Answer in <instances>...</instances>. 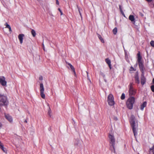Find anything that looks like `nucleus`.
I'll return each mask as SVG.
<instances>
[{
	"label": "nucleus",
	"mask_w": 154,
	"mask_h": 154,
	"mask_svg": "<svg viewBox=\"0 0 154 154\" xmlns=\"http://www.w3.org/2000/svg\"><path fill=\"white\" fill-rule=\"evenodd\" d=\"M3 145V144L0 141V148Z\"/></svg>",
	"instance_id": "nucleus-36"
},
{
	"label": "nucleus",
	"mask_w": 154,
	"mask_h": 154,
	"mask_svg": "<svg viewBox=\"0 0 154 154\" xmlns=\"http://www.w3.org/2000/svg\"><path fill=\"white\" fill-rule=\"evenodd\" d=\"M136 70V69L134 68L133 67H131L130 69V70L131 71H135Z\"/></svg>",
	"instance_id": "nucleus-31"
},
{
	"label": "nucleus",
	"mask_w": 154,
	"mask_h": 154,
	"mask_svg": "<svg viewBox=\"0 0 154 154\" xmlns=\"http://www.w3.org/2000/svg\"><path fill=\"white\" fill-rule=\"evenodd\" d=\"M146 102H144L143 104L141 105L140 107V109L143 110L144 108L146 106Z\"/></svg>",
	"instance_id": "nucleus-19"
},
{
	"label": "nucleus",
	"mask_w": 154,
	"mask_h": 154,
	"mask_svg": "<svg viewBox=\"0 0 154 154\" xmlns=\"http://www.w3.org/2000/svg\"><path fill=\"white\" fill-rule=\"evenodd\" d=\"M78 11H79V12L80 16H81V17H82V14H81V12H80V8H79L78 7Z\"/></svg>",
	"instance_id": "nucleus-34"
},
{
	"label": "nucleus",
	"mask_w": 154,
	"mask_h": 154,
	"mask_svg": "<svg viewBox=\"0 0 154 154\" xmlns=\"http://www.w3.org/2000/svg\"><path fill=\"white\" fill-rule=\"evenodd\" d=\"M105 61L106 63L108 64L109 68L110 69H112L111 65V62L110 60L108 58H106L105 59Z\"/></svg>",
	"instance_id": "nucleus-13"
},
{
	"label": "nucleus",
	"mask_w": 154,
	"mask_h": 154,
	"mask_svg": "<svg viewBox=\"0 0 154 154\" xmlns=\"http://www.w3.org/2000/svg\"><path fill=\"white\" fill-rule=\"evenodd\" d=\"M125 98V94L124 93H122L121 97V98L122 100H124Z\"/></svg>",
	"instance_id": "nucleus-27"
},
{
	"label": "nucleus",
	"mask_w": 154,
	"mask_h": 154,
	"mask_svg": "<svg viewBox=\"0 0 154 154\" xmlns=\"http://www.w3.org/2000/svg\"><path fill=\"white\" fill-rule=\"evenodd\" d=\"M109 137L110 145H115V140L113 135L109 134Z\"/></svg>",
	"instance_id": "nucleus-8"
},
{
	"label": "nucleus",
	"mask_w": 154,
	"mask_h": 154,
	"mask_svg": "<svg viewBox=\"0 0 154 154\" xmlns=\"http://www.w3.org/2000/svg\"><path fill=\"white\" fill-rule=\"evenodd\" d=\"M0 148H1L4 152L5 153L7 152V150L4 147L3 145Z\"/></svg>",
	"instance_id": "nucleus-24"
},
{
	"label": "nucleus",
	"mask_w": 154,
	"mask_h": 154,
	"mask_svg": "<svg viewBox=\"0 0 154 154\" xmlns=\"http://www.w3.org/2000/svg\"><path fill=\"white\" fill-rule=\"evenodd\" d=\"M31 33L33 37L35 36L36 35V33L34 30L32 29L31 31Z\"/></svg>",
	"instance_id": "nucleus-21"
},
{
	"label": "nucleus",
	"mask_w": 154,
	"mask_h": 154,
	"mask_svg": "<svg viewBox=\"0 0 154 154\" xmlns=\"http://www.w3.org/2000/svg\"><path fill=\"white\" fill-rule=\"evenodd\" d=\"M146 78L144 76V72L142 73L141 76V83L142 85H144L146 82Z\"/></svg>",
	"instance_id": "nucleus-10"
},
{
	"label": "nucleus",
	"mask_w": 154,
	"mask_h": 154,
	"mask_svg": "<svg viewBox=\"0 0 154 154\" xmlns=\"http://www.w3.org/2000/svg\"><path fill=\"white\" fill-rule=\"evenodd\" d=\"M119 9H120V11L121 12V13H122V15L125 17V15L124 14V12H123L122 10V8H121V5H119Z\"/></svg>",
	"instance_id": "nucleus-25"
},
{
	"label": "nucleus",
	"mask_w": 154,
	"mask_h": 154,
	"mask_svg": "<svg viewBox=\"0 0 154 154\" xmlns=\"http://www.w3.org/2000/svg\"><path fill=\"white\" fill-rule=\"evenodd\" d=\"M110 149L112 152H115V145H110Z\"/></svg>",
	"instance_id": "nucleus-15"
},
{
	"label": "nucleus",
	"mask_w": 154,
	"mask_h": 154,
	"mask_svg": "<svg viewBox=\"0 0 154 154\" xmlns=\"http://www.w3.org/2000/svg\"><path fill=\"white\" fill-rule=\"evenodd\" d=\"M79 144V142L78 141L77 143H75V147H77Z\"/></svg>",
	"instance_id": "nucleus-32"
},
{
	"label": "nucleus",
	"mask_w": 154,
	"mask_h": 154,
	"mask_svg": "<svg viewBox=\"0 0 154 154\" xmlns=\"http://www.w3.org/2000/svg\"><path fill=\"white\" fill-rule=\"evenodd\" d=\"M68 65L69 66L71 69L72 70L73 72H74V74L75 75H76V73L75 71V68L70 63H68Z\"/></svg>",
	"instance_id": "nucleus-18"
},
{
	"label": "nucleus",
	"mask_w": 154,
	"mask_h": 154,
	"mask_svg": "<svg viewBox=\"0 0 154 154\" xmlns=\"http://www.w3.org/2000/svg\"><path fill=\"white\" fill-rule=\"evenodd\" d=\"M5 25L6 26L5 28H8L9 29V31L11 33L12 32V30L10 26L8 24V23L6 22L5 24Z\"/></svg>",
	"instance_id": "nucleus-17"
},
{
	"label": "nucleus",
	"mask_w": 154,
	"mask_h": 154,
	"mask_svg": "<svg viewBox=\"0 0 154 154\" xmlns=\"http://www.w3.org/2000/svg\"><path fill=\"white\" fill-rule=\"evenodd\" d=\"M151 88L152 91L154 92V85H152L151 86Z\"/></svg>",
	"instance_id": "nucleus-30"
},
{
	"label": "nucleus",
	"mask_w": 154,
	"mask_h": 154,
	"mask_svg": "<svg viewBox=\"0 0 154 154\" xmlns=\"http://www.w3.org/2000/svg\"><path fill=\"white\" fill-rule=\"evenodd\" d=\"M150 44L151 46L154 47V41H151L150 42Z\"/></svg>",
	"instance_id": "nucleus-29"
},
{
	"label": "nucleus",
	"mask_w": 154,
	"mask_h": 154,
	"mask_svg": "<svg viewBox=\"0 0 154 154\" xmlns=\"http://www.w3.org/2000/svg\"><path fill=\"white\" fill-rule=\"evenodd\" d=\"M113 33L114 35H116L117 32V29L116 27L115 28L112 30Z\"/></svg>",
	"instance_id": "nucleus-26"
},
{
	"label": "nucleus",
	"mask_w": 154,
	"mask_h": 154,
	"mask_svg": "<svg viewBox=\"0 0 154 154\" xmlns=\"http://www.w3.org/2000/svg\"><path fill=\"white\" fill-rule=\"evenodd\" d=\"M27 122V121L26 120L24 121V122H25V123H26Z\"/></svg>",
	"instance_id": "nucleus-41"
},
{
	"label": "nucleus",
	"mask_w": 154,
	"mask_h": 154,
	"mask_svg": "<svg viewBox=\"0 0 154 154\" xmlns=\"http://www.w3.org/2000/svg\"><path fill=\"white\" fill-rule=\"evenodd\" d=\"M151 152H152L153 154H154V145L149 149V154H150Z\"/></svg>",
	"instance_id": "nucleus-20"
},
{
	"label": "nucleus",
	"mask_w": 154,
	"mask_h": 154,
	"mask_svg": "<svg viewBox=\"0 0 154 154\" xmlns=\"http://www.w3.org/2000/svg\"><path fill=\"white\" fill-rule=\"evenodd\" d=\"M132 85L133 83H130L128 85L129 95L130 96H134L136 93V90L134 88Z\"/></svg>",
	"instance_id": "nucleus-4"
},
{
	"label": "nucleus",
	"mask_w": 154,
	"mask_h": 154,
	"mask_svg": "<svg viewBox=\"0 0 154 154\" xmlns=\"http://www.w3.org/2000/svg\"><path fill=\"white\" fill-rule=\"evenodd\" d=\"M56 4L57 5H59V1H58V0H56Z\"/></svg>",
	"instance_id": "nucleus-37"
},
{
	"label": "nucleus",
	"mask_w": 154,
	"mask_h": 154,
	"mask_svg": "<svg viewBox=\"0 0 154 154\" xmlns=\"http://www.w3.org/2000/svg\"><path fill=\"white\" fill-rule=\"evenodd\" d=\"M5 117L10 122H11L12 121V119L11 116L7 114L5 115Z\"/></svg>",
	"instance_id": "nucleus-16"
},
{
	"label": "nucleus",
	"mask_w": 154,
	"mask_h": 154,
	"mask_svg": "<svg viewBox=\"0 0 154 154\" xmlns=\"http://www.w3.org/2000/svg\"><path fill=\"white\" fill-rule=\"evenodd\" d=\"M142 57L140 53L137 54V62L138 63L140 69L142 73L144 72L145 68L143 63V62L141 60Z\"/></svg>",
	"instance_id": "nucleus-2"
},
{
	"label": "nucleus",
	"mask_w": 154,
	"mask_h": 154,
	"mask_svg": "<svg viewBox=\"0 0 154 154\" xmlns=\"http://www.w3.org/2000/svg\"><path fill=\"white\" fill-rule=\"evenodd\" d=\"M97 35H98V38H99L100 40L101 41L102 43H104V41L103 39L101 36L100 35H99V34H97Z\"/></svg>",
	"instance_id": "nucleus-23"
},
{
	"label": "nucleus",
	"mask_w": 154,
	"mask_h": 154,
	"mask_svg": "<svg viewBox=\"0 0 154 154\" xmlns=\"http://www.w3.org/2000/svg\"><path fill=\"white\" fill-rule=\"evenodd\" d=\"M100 74L103 78H105V75L103 72H100Z\"/></svg>",
	"instance_id": "nucleus-28"
},
{
	"label": "nucleus",
	"mask_w": 154,
	"mask_h": 154,
	"mask_svg": "<svg viewBox=\"0 0 154 154\" xmlns=\"http://www.w3.org/2000/svg\"><path fill=\"white\" fill-rule=\"evenodd\" d=\"M86 73H87V76L88 78L89 79V80H90V79H89V77H88V73L87 72H86Z\"/></svg>",
	"instance_id": "nucleus-39"
},
{
	"label": "nucleus",
	"mask_w": 154,
	"mask_h": 154,
	"mask_svg": "<svg viewBox=\"0 0 154 154\" xmlns=\"http://www.w3.org/2000/svg\"><path fill=\"white\" fill-rule=\"evenodd\" d=\"M114 119L115 120H118L117 118L116 117H114Z\"/></svg>",
	"instance_id": "nucleus-38"
},
{
	"label": "nucleus",
	"mask_w": 154,
	"mask_h": 154,
	"mask_svg": "<svg viewBox=\"0 0 154 154\" xmlns=\"http://www.w3.org/2000/svg\"><path fill=\"white\" fill-rule=\"evenodd\" d=\"M24 35L23 34H20L18 36V38L20 40V43L21 44L23 43V37Z\"/></svg>",
	"instance_id": "nucleus-12"
},
{
	"label": "nucleus",
	"mask_w": 154,
	"mask_h": 154,
	"mask_svg": "<svg viewBox=\"0 0 154 154\" xmlns=\"http://www.w3.org/2000/svg\"><path fill=\"white\" fill-rule=\"evenodd\" d=\"M8 104L6 97L4 96H0V107L3 105H6Z\"/></svg>",
	"instance_id": "nucleus-5"
},
{
	"label": "nucleus",
	"mask_w": 154,
	"mask_h": 154,
	"mask_svg": "<svg viewBox=\"0 0 154 154\" xmlns=\"http://www.w3.org/2000/svg\"><path fill=\"white\" fill-rule=\"evenodd\" d=\"M146 0L149 2H150L152 1V0Z\"/></svg>",
	"instance_id": "nucleus-40"
},
{
	"label": "nucleus",
	"mask_w": 154,
	"mask_h": 154,
	"mask_svg": "<svg viewBox=\"0 0 154 154\" xmlns=\"http://www.w3.org/2000/svg\"><path fill=\"white\" fill-rule=\"evenodd\" d=\"M58 10L60 12V15H63V13H62V11H61V10H60V8H58Z\"/></svg>",
	"instance_id": "nucleus-33"
},
{
	"label": "nucleus",
	"mask_w": 154,
	"mask_h": 154,
	"mask_svg": "<svg viewBox=\"0 0 154 154\" xmlns=\"http://www.w3.org/2000/svg\"><path fill=\"white\" fill-rule=\"evenodd\" d=\"M134 78L136 82L138 84H139L140 83V80L139 79L138 73V72H136L135 75L134 76Z\"/></svg>",
	"instance_id": "nucleus-11"
},
{
	"label": "nucleus",
	"mask_w": 154,
	"mask_h": 154,
	"mask_svg": "<svg viewBox=\"0 0 154 154\" xmlns=\"http://www.w3.org/2000/svg\"><path fill=\"white\" fill-rule=\"evenodd\" d=\"M152 82H153V83L154 84V78H153V80H152Z\"/></svg>",
	"instance_id": "nucleus-42"
},
{
	"label": "nucleus",
	"mask_w": 154,
	"mask_h": 154,
	"mask_svg": "<svg viewBox=\"0 0 154 154\" xmlns=\"http://www.w3.org/2000/svg\"><path fill=\"white\" fill-rule=\"evenodd\" d=\"M107 101L108 104L111 106H113L114 104V97L112 94H110L108 95L107 97Z\"/></svg>",
	"instance_id": "nucleus-6"
},
{
	"label": "nucleus",
	"mask_w": 154,
	"mask_h": 154,
	"mask_svg": "<svg viewBox=\"0 0 154 154\" xmlns=\"http://www.w3.org/2000/svg\"><path fill=\"white\" fill-rule=\"evenodd\" d=\"M129 19L131 22H133V24H135V18L134 16L132 15H130L129 17Z\"/></svg>",
	"instance_id": "nucleus-14"
},
{
	"label": "nucleus",
	"mask_w": 154,
	"mask_h": 154,
	"mask_svg": "<svg viewBox=\"0 0 154 154\" xmlns=\"http://www.w3.org/2000/svg\"><path fill=\"white\" fill-rule=\"evenodd\" d=\"M135 102V98L134 97H131L126 102V105L127 107L130 109H132Z\"/></svg>",
	"instance_id": "nucleus-3"
},
{
	"label": "nucleus",
	"mask_w": 154,
	"mask_h": 154,
	"mask_svg": "<svg viewBox=\"0 0 154 154\" xmlns=\"http://www.w3.org/2000/svg\"><path fill=\"white\" fill-rule=\"evenodd\" d=\"M72 120H73V122H74V123H75V121H74V120H73V119H72Z\"/></svg>",
	"instance_id": "nucleus-43"
},
{
	"label": "nucleus",
	"mask_w": 154,
	"mask_h": 154,
	"mask_svg": "<svg viewBox=\"0 0 154 154\" xmlns=\"http://www.w3.org/2000/svg\"><path fill=\"white\" fill-rule=\"evenodd\" d=\"M5 80V78L4 76L0 77V83L2 86H6L7 85V82Z\"/></svg>",
	"instance_id": "nucleus-9"
},
{
	"label": "nucleus",
	"mask_w": 154,
	"mask_h": 154,
	"mask_svg": "<svg viewBox=\"0 0 154 154\" xmlns=\"http://www.w3.org/2000/svg\"><path fill=\"white\" fill-rule=\"evenodd\" d=\"M135 117L133 115H132L130 117V122L132 127L134 135L135 137L137 135V132L136 130V128L135 127Z\"/></svg>",
	"instance_id": "nucleus-1"
},
{
	"label": "nucleus",
	"mask_w": 154,
	"mask_h": 154,
	"mask_svg": "<svg viewBox=\"0 0 154 154\" xmlns=\"http://www.w3.org/2000/svg\"><path fill=\"white\" fill-rule=\"evenodd\" d=\"M39 80H43V77L42 76H40L39 78Z\"/></svg>",
	"instance_id": "nucleus-35"
},
{
	"label": "nucleus",
	"mask_w": 154,
	"mask_h": 154,
	"mask_svg": "<svg viewBox=\"0 0 154 154\" xmlns=\"http://www.w3.org/2000/svg\"><path fill=\"white\" fill-rule=\"evenodd\" d=\"M125 56H126V53L125 52Z\"/></svg>",
	"instance_id": "nucleus-44"
},
{
	"label": "nucleus",
	"mask_w": 154,
	"mask_h": 154,
	"mask_svg": "<svg viewBox=\"0 0 154 154\" xmlns=\"http://www.w3.org/2000/svg\"><path fill=\"white\" fill-rule=\"evenodd\" d=\"M48 106L49 107V109L48 110V114L49 116H50V117H51V111L49 106V105L48 104Z\"/></svg>",
	"instance_id": "nucleus-22"
},
{
	"label": "nucleus",
	"mask_w": 154,
	"mask_h": 154,
	"mask_svg": "<svg viewBox=\"0 0 154 154\" xmlns=\"http://www.w3.org/2000/svg\"><path fill=\"white\" fill-rule=\"evenodd\" d=\"M40 95L41 97L45 99V95L44 94V88L43 84L42 83H41L40 85Z\"/></svg>",
	"instance_id": "nucleus-7"
}]
</instances>
